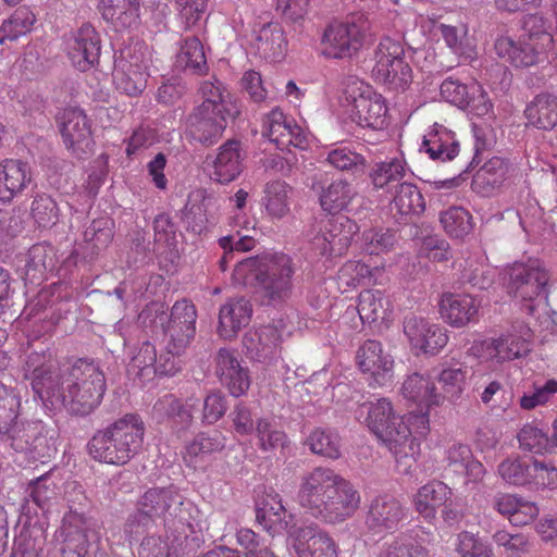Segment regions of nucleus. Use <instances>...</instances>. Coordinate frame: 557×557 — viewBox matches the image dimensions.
Wrapping results in <instances>:
<instances>
[{"label": "nucleus", "mask_w": 557, "mask_h": 557, "mask_svg": "<svg viewBox=\"0 0 557 557\" xmlns=\"http://www.w3.org/2000/svg\"><path fill=\"white\" fill-rule=\"evenodd\" d=\"M283 333L275 325L261 326L244 337V346L251 359L272 363L280 357Z\"/></svg>", "instance_id": "obj_27"}, {"label": "nucleus", "mask_w": 557, "mask_h": 557, "mask_svg": "<svg viewBox=\"0 0 557 557\" xmlns=\"http://www.w3.org/2000/svg\"><path fill=\"white\" fill-rule=\"evenodd\" d=\"M42 356L35 354L28 359L33 368L32 387L49 410L66 408L76 414H88L101 401L106 381L92 364L79 363L60 370L52 360L40 363Z\"/></svg>", "instance_id": "obj_1"}, {"label": "nucleus", "mask_w": 557, "mask_h": 557, "mask_svg": "<svg viewBox=\"0 0 557 557\" xmlns=\"http://www.w3.org/2000/svg\"><path fill=\"white\" fill-rule=\"evenodd\" d=\"M498 474L509 485L531 484L532 463L519 458H508L498 466Z\"/></svg>", "instance_id": "obj_55"}, {"label": "nucleus", "mask_w": 557, "mask_h": 557, "mask_svg": "<svg viewBox=\"0 0 557 557\" xmlns=\"http://www.w3.org/2000/svg\"><path fill=\"white\" fill-rule=\"evenodd\" d=\"M509 295L525 305L530 314L535 307L546 305L549 274L543 262L529 260L527 263L516 262L507 269Z\"/></svg>", "instance_id": "obj_9"}, {"label": "nucleus", "mask_w": 557, "mask_h": 557, "mask_svg": "<svg viewBox=\"0 0 557 557\" xmlns=\"http://www.w3.org/2000/svg\"><path fill=\"white\" fill-rule=\"evenodd\" d=\"M294 267L284 253L247 258L237 263L233 277L238 284L257 282L270 304H278L292 295Z\"/></svg>", "instance_id": "obj_4"}, {"label": "nucleus", "mask_w": 557, "mask_h": 557, "mask_svg": "<svg viewBox=\"0 0 557 557\" xmlns=\"http://www.w3.org/2000/svg\"><path fill=\"white\" fill-rule=\"evenodd\" d=\"M149 62L147 46L136 44L123 49L113 73L116 89L128 96L140 95L147 87Z\"/></svg>", "instance_id": "obj_14"}, {"label": "nucleus", "mask_w": 557, "mask_h": 557, "mask_svg": "<svg viewBox=\"0 0 557 557\" xmlns=\"http://www.w3.org/2000/svg\"><path fill=\"white\" fill-rule=\"evenodd\" d=\"M191 509V503L186 502L173 486L150 488L138 500L135 512L127 518L124 532L128 537L139 535L153 518H162L166 523H189Z\"/></svg>", "instance_id": "obj_6"}, {"label": "nucleus", "mask_w": 557, "mask_h": 557, "mask_svg": "<svg viewBox=\"0 0 557 557\" xmlns=\"http://www.w3.org/2000/svg\"><path fill=\"white\" fill-rule=\"evenodd\" d=\"M356 361L370 386L383 387L393 382L394 358L379 341H366L357 350Z\"/></svg>", "instance_id": "obj_15"}, {"label": "nucleus", "mask_w": 557, "mask_h": 557, "mask_svg": "<svg viewBox=\"0 0 557 557\" xmlns=\"http://www.w3.org/2000/svg\"><path fill=\"white\" fill-rule=\"evenodd\" d=\"M421 149H424L432 160L445 162L458 154L459 146L451 131L434 123L424 135Z\"/></svg>", "instance_id": "obj_34"}, {"label": "nucleus", "mask_w": 557, "mask_h": 557, "mask_svg": "<svg viewBox=\"0 0 557 557\" xmlns=\"http://www.w3.org/2000/svg\"><path fill=\"white\" fill-rule=\"evenodd\" d=\"M225 446V437L219 433L199 434L185 446L183 459L188 467L199 468L212 453Z\"/></svg>", "instance_id": "obj_44"}, {"label": "nucleus", "mask_w": 557, "mask_h": 557, "mask_svg": "<svg viewBox=\"0 0 557 557\" xmlns=\"http://www.w3.org/2000/svg\"><path fill=\"white\" fill-rule=\"evenodd\" d=\"M89 532L82 516L77 513L66 516L61 529L63 544L59 557H85L89 546Z\"/></svg>", "instance_id": "obj_30"}, {"label": "nucleus", "mask_w": 557, "mask_h": 557, "mask_svg": "<svg viewBox=\"0 0 557 557\" xmlns=\"http://www.w3.org/2000/svg\"><path fill=\"white\" fill-rule=\"evenodd\" d=\"M358 231V224L347 216L330 219L312 238V248L322 256H341Z\"/></svg>", "instance_id": "obj_17"}, {"label": "nucleus", "mask_w": 557, "mask_h": 557, "mask_svg": "<svg viewBox=\"0 0 557 557\" xmlns=\"http://www.w3.org/2000/svg\"><path fill=\"white\" fill-rule=\"evenodd\" d=\"M451 488L441 481H431L421 486L414 494V509L424 519L431 520L436 516L437 508L445 506L451 498Z\"/></svg>", "instance_id": "obj_36"}, {"label": "nucleus", "mask_w": 557, "mask_h": 557, "mask_svg": "<svg viewBox=\"0 0 557 557\" xmlns=\"http://www.w3.org/2000/svg\"><path fill=\"white\" fill-rule=\"evenodd\" d=\"M345 100L349 104V114L361 127L383 129L387 125L388 108L382 95L358 79H351L344 89Z\"/></svg>", "instance_id": "obj_11"}, {"label": "nucleus", "mask_w": 557, "mask_h": 557, "mask_svg": "<svg viewBox=\"0 0 557 557\" xmlns=\"http://www.w3.org/2000/svg\"><path fill=\"white\" fill-rule=\"evenodd\" d=\"M228 120L231 119L196 109L188 120V133L195 140L211 145L222 136Z\"/></svg>", "instance_id": "obj_37"}, {"label": "nucleus", "mask_w": 557, "mask_h": 557, "mask_svg": "<svg viewBox=\"0 0 557 557\" xmlns=\"http://www.w3.org/2000/svg\"><path fill=\"white\" fill-rule=\"evenodd\" d=\"M198 407V400L189 398L181 401L172 394H166L153 405V413L158 418H169L174 424L187 429L193 423L194 412Z\"/></svg>", "instance_id": "obj_39"}, {"label": "nucleus", "mask_w": 557, "mask_h": 557, "mask_svg": "<svg viewBox=\"0 0 557 557\" xmlns=\"http://www.w3.org/2000/svg\"><path fill=\"white\" fill-rule=\"evenodd\" d=\"M481 302L469 294L444 293L438 300V312L445 323L455 329L479 321Z\"/></svg>", "instance_id": "obj_24"}, {"label": "nucleus", "mask_w": 557, "mask_h": 557, "mask_svg": "<svg viewBox=\"0 0 557 557\" xmlns=\"http://www.w3.org/2000/svg\"><path fill=\"white\" fill-rule=\"evenodd\" d=\"M440 91L445 101L460 109H465L469 104L470 84H461L449 77L441 84Z\"/></svg>", "instance_id": "obj_63"}, {"label": "nucleus", "mask_w": 557, "mask_h": 557, "mask_svg": "<svg viewBox=\"0 0 557 557\" xmlns=\"http://www.w3.org/2000/svg\"><path fill=\"white\" fill-rule=\"evenodd\" d=\"M215 373L234 397L243 396L250 387L249 370L242 366L234 351L225 348L218 351Z\"/></svg>", "instance_id": "obj_26"}, {"label": "nucleus", "mask_w": 557, "mask_h": 557, "mask_svg": "<svg viewBox=\"0 0 557 557\" xmlns=\"http://www.w3.org/2000/svg\"><path fill=\"white\" fill-rule=\"evenodd\" d=\"M440 221L445 232L456 238L469 234L473 227L471 214L462 207H450L443 211Z\"/></svg>", "instance_id": "obj_53"}, {"label": "nucleus", "mask_w": 557, "mask_h": 557, "mask_svg": "<svg viewBox=\"0 0 557 557\" xmlns=\"http://www.w3.org/2000/svg\"><path fill=\"white\" fill-rule=\"evenodd\" d=\"M36 21L33 11L27 7H21L5 20L0 26V45L14 41L28 34Z\"/></svg>", "instance_id": "obj_48"}, {"label": "nucleus", "mask_w": 557, "mask_h": 557, "mask_svg": "<svg viewBox=\"0 0 557 557\" xmlns=\"http://www.w3.org/2000/svg\"><path fill=\"white\" fill-rule=\"evenodd\" d=\"M45 426L41 422H22L15 421L11 425V430L2 435L7 436L11 446L16 451L40 453L41 447L46 444L44 435Z\"/></svg>", "instance_id": "obj_35"}, {"label": "nucleus", "mask_w": 557, "mask_h": 557, "mask_svg": "<svg viewBox=\"0 0 557 557\" xmlns=\"http://www.w3.org/2000/svg\"><path fill=\"white\" fill-rule=\"evenodd\" d=\"M326 161L339 171L364 172L366 158L347 146L335 147L329 151Z\"/></svg>", "instance_id": "obj_54"}, {"label": "nucleus", "mask_w": 557, "mask_h": 557, "mask_svg": "<svg viewBox=\"0 0 557 557\" xmlns=\"http://www.w3.org/2000/svg\"><path fill=\"white\" fill-rule=\"evenodd\" d=\"M456 549L460 557H492L490 546L469 532L458 535Z\"/></svg>", "instance_id": "obj_64"}, {"label": "nucleus", "mask_w": 557, "mask_h": 557, "mask_svg": "<svg viewBox=\"0 0 557 557\" xmlns=\"http://www.w3.org/2000/svg\"><path fill=\"white\" fill-rule=\"evenodd\" d=\"M290 187L282 181H273L267 184L263 205L267 213L272 219H283L289 213Z\"/></svg>", "instance_id": "obj_47"}, {"label": "nucleus", "mask_w": 557, "mask_h": 557, "mask_svg": "<svg viewBox=\"0 0 557 557\" xmlns=\"http://www.w3.org/2000/svg\"><path fill=\"white\" fill-rule=\"evenodd\" d=\"M435 379L441 385L444 399L456 403L467 389L468 369L459 363L445 362L438 367Z\"/></svg>", "instance_id": "obj_43"}, {"label": "nucleus", "mask_w": 557, "mask_h": 557, "mask_svg": "<svg viewBox=\"0 0 557 557\" xmlns=\"http://www.w3.org/2000/svg\"><path fill=\"white\" fill-rule=\"evenodd\" d=\"M247 49L268 62L282 61L288 51V40L276 22L258 23L244 35Z\"/></svg>", "instance_id": "obj_16"}, {"label": "nucleus", "mask_w": 557, "mask_h": 557, "mask_svg": "<svg viewBox=\"0 0 557 557\" xmlns=\"http://www.w3.org/2000/svg\"><path fill=\"white\" fill-rule=\"evenodd\" d=\"M404 333L416 354L436 355L448 343L446 329L424 318H407Z\"/></svg>", "instance_id": "obj_19"}, {"label": "nucleus", "mask_w": 557, "mask_h": 557, "mask_svg": "<svg viewBox=\"0 0 557 557\" xmlns=\"http://www.w3.org/2000/svg\"><path fill=\"white\" fill-rule=\"evenodd\" d=\"M145 425L137 414H125L88 443L90 456L109 465L127 463L141 448Z\"/></svg>", "instance_id": "obj_5"}, {"label": "nucleus", "mask_w": 557, "mask_h": 557, "mask_svg": "<svg viewBox=\"0 0 557 557\" xmlns=\"http://www.w3.org/2000/svg\"><path fill=\"white\" fill-rule=\"evenodd\" d=\"M358 313L363 322L388 321L392 309L389 300L380 292L366 289L359 295Z\"/></svg>", "instance_id": "obj_45"}, {"label": "nucleus", "mask_w": 557, "mask_h": 557, "mask_svg": "<svg viewBox=\"0 0 557 557\" xmlns=\"http://www.w3.org/2000/svg\"><path fill=\"white\" fill-rule=\"evenodd\" d=\"M357 196V191L345 180H336L322 189L320 205L330 213H337L348 209L349 203Z\"/></svg>", "instance_id": "obj_46"}, {"label": "nucleus", "mask_w": 557, "mask_h": 557, "mask_svg": "<svg viewBox=\"0 0 557 557\" xmlns=\"http://www.w3.org/2000/svg\"><path fill=\"white\" fill-rule=\"evenodd\" d=\"M139 0H100L102 17L116 30L134 27L139 21Z\"/></svg>", "instance_id": "obj_38"}, {"label": "nucleus", "mask_w": 557, "mask_h": 557, "mask_svg": "<svg viewBox=\"0 0 557 557\" xmlns=\"http://www.w3.org/2000/svg\"><path fill=\"white\" fill-rule=\"evenodd\" d=\"M200 92L202 102L197 109L201 112H211L230 119L238 115L239 108L235 98L220 81L203 82Z\"/></svg>", "instance_id": "obj_29"}, {"label": "nucleus", "mask_w": 557, "mask_h": 557, "mask_svg": "<svg viewBox=\"0 0 557 557\" xmlns=\"http://www.w3.org/2000/svg\"><path fill=\"white\" fill-rule=\"evenodd\" d=\"M384 270V267L371 269L360 261H347L338 271V286L343 288V292H347L359 285L381 284Z\"/></svg>", "instance_id": "obj_41"}, {"label": "nucleus", "mask_w": 557, "mask_h": 557, "mask_svg": "<svg viewBox=\"0 0 557 557\" xmlns=\"http://www.w3.org/2000/svg\"><path fill=\"white\" fill-rule=\"evenodd\" d=\"M176 65L194 73L205 72L207 59L203 46L197 37H189L184 40L176 55Z\"/></svg>", "instance_id": "obj_50"}, {"label": "nucleus", "mask_w": 557, "mask_h": 557, "mask_svg": "<svg viewBox=\"0 0 557 557\" xmlns=\"http://www.w3.org/2000/svg\"><path fill=\"white\" fill-rule=\"evenodd\" d=\"M438 30L446 46L457 55L471 59L473 49L467 42L468 28L466 25L453 26L440 24Z\"/></svg>", "instance_id": "obj_57"}, {"label": "nucleus", "mask_w": 557, "mask_h": 557, "mask_svg": "<svg viewBox=\"0 0 557 557\" xmlns=\"http://www.w3.org/2000/svg\"><path fill=\"white\" fill-rule=\"evenodd\" d=\"M395 243V233L389 230L371 228L362 233L363 249L369 255L385 253L394 247Z\"/></svg>", "instance_id": "obj_62"}, {"label": "nucleus", "mask_w": 557, "mask_h": 557, "mask_svg": "<svg viewBox=\"0 0 557 557\" xmlns=\"http://www.w3.org/2000/svg\"><path fill=\"white\" fill-rule=\"evenodd\" d=\"M157 350L146 342L138 348L131 360L129 371L143 380H151L156 375Z\"/></svg>", "instance_id": "obj_58"}, {"label": "nucleus", "mask_w": 557, "mask_h": 557, "mask_svg": "<svg viewBox=\"0 0 557 557\" xmlns=\"http://www.w3.org/2000/svg\"><path fill=\"white\" fill-rule=\"evenodd\" d=\"M55 497L54 484L46 478H39L32 484L29 497L21 507V516L25 517L26 523H36V519L50 511Z\"/></svg>", "instance_id": "obj_33"}, {"label": "nucleus", "mask_w": 557, "mask_h": 557, "mask_svg": "<svg viewBox=\"0 0 557 557\" xmlns=\"http://www.w3.org/2000/svg\"><path fill=\"white\" fill-rule=\"evenodd\" d=\"M59 121L60 132L69 150L78 157L91 150L94 146L91 125L83 110L65 109Z\"/></svg>", "instance_id": "obj_21"}, {"label": "nucleus", "mask_w": 557, "mask_h": 557, "mask_svg": "<svg viewBox=\"0 0 557 557\" xmlns=\"http://www.w3.org/2000/svg\"><path fill=\"white\" fill-rule=\"evenodd\" d=\"M520 41L503 35L495 41V51L515 66H531L553 49L552 25L541 15L530 14L523 18Z\"/></svg>", "instance_id": "obj_7"}, {"label": "nucleus", "mask_w": 557, "mask_h": 557, "mask_svg": "<svg viewBox=\"0 0 557 557\" xmlns=\"http://www.w3.org/2000/svg\"><path fill=\"white\" fill-rule=\"evenodd\" d=\"M533 346V332L523 322L513 323L496 337L478 338L468 354L476 359L500 366L527 357Z\"/></svg>", "instance_id": "obj_8"}, {"label": "nucleus", "mask_w": 557, "mask_h": 557, "mask_svg": "<svg viewBox=\"0 0 557 557\" xmlns=\"http://www.w3.org/2000/svg\"><path fill=\"white\" fill-rule=\"evenodd\" d=\"M401 395L418 409V412L407 413V420L413 425V434L423 440L430 432V412L444 403V396L431 375L420 373H413L404 381Z\"/></svg>", "instance_id": "obj_10"}, {"label": "nucleus", "mask_w": 557, "mask_h": 557, "mask_svg": "<svg viewBox=\"0 0 557 557\" xmlns=\"http://www.w3.org/2000/svg\"><path fill=\"white\" fill-rule=\"evenodd\" d=\"M252 308L245 298H233L226 301L219 312L218 333L225 339L234 338L238 332L248 325Z\"/></svg>", "instance_id": "obj_31"}, {"label": "nucleus", "mask_w": 557, "mask_h": 557, "mask_svg": "<svg viewBox=\"0 0 557 557\" xmlns=\"http://www.w3.org/2000/svg\"><path fill=\"white\" fill-rule=\"evenodd\" d=\"M244 158L239 141H226L212 160V178L222 184L234 181L243 170Z\"/></svg>", "instance_id": "obj_32"}, {"label": "nucleus", "mask_w": 557, "mask_h": 557, "mask_svg": "<svg viewBox=\"0 0 557 557\" xmlns=\"http://www.w3.org/2000/svg\"><path fill=\"white\" fill-rule=\"evenodd\" d=\"M197 312L188 300L176 301L171 310V317L164 329L169 336L166 348L173 354H182L190 344L196 332Z\"/></svg>", "instance_id": "obj_20"}, {"label": "nucleus", "mask_w": 557, "mask_h": 557, "mask_svg": "<svg viewBox=\"0 0 557 557\" xmlns=\"http://www.w3.org/2000/svg\"><path fill=\"white\" fill-rule=\"evenodd\" d=\"M297 500L311 517L335 524L356 512L360 494L352 483L333 469L318 467L302 475Z\"/></svg>", "instance_id": "obj_2"}, {"label": "nucleus", "mask_w": 557, "mask_h": 557, "mask_svg": "<svg viewBox=\"0 0 557 557\" xmlns=\"http://www.w3.org/2000/svg\"><path fill=\"white\" fill-rule=\"evenodd\" d=\"M255 510L256 522L272 536L287 531L294 521L283 505L282 496L274 490L265 491L256 500Z\"/></svg>", "instance_id": "obj_23"}, {"label": "nucleus", "mask_w": 557, "mask_h": 557, "mask_svg": "<svg viewBox=\"0 0 557 557\" xmlns=\"http://www.w3.org/2000/svg\"><path fill=\"white\" fill-rule=\"evenodd\" d=\"M311 451L326 458L337 459L341 456V444L337 434L317 429L307 438Z\"/></svg>", "instance_id": "obj_56"}, {"label": "nucleus", "mask_w": 557, "mask_h": 557, "mask_svg": "<svg viewBox=\"0 0 557 557\" xmlns=\"http://www.w3.org/2000/svg\"><path fill=\"white\" fill-rule=\"evenodd\" d=\"M376 557H430V554L416 537L401 535L385 543Z\"/></svg>", "instance_id": "obj_52"}, {"label": "nucleus", "mask_w": 557, "mask_h": 557, "mask_svg": "<svg viewBox=\"0 0 557 557\" xmlns=\"http://www.w3.org/2000/svg\"><path fill=\"white\" fill-rule=\"evenodd\" d=\"M355 418L387 447L397 462L398 471L407 473L419 454L421 437L413 434L407 414L398 417L387 398L363 403L355 410Z\"/></svg>", "instance_id": "obj_3"}, {"label": "nucleus", "mask_w": 557, "mask_h": 557, "mask_svg": "<svg viewBox=\"0 0 557 557\" xmlns=\"http://www.w3.org/2000/svg\"><path fill=\"white\" fill-rule=\"evenodd\" d=\"M101 45L97 30L83 25L66 41V51L72 64L79 71H87L98 62Z\"/></svg>", "instance_id": "obj_25"}, {"label": "nucleus", "mask_w": 557, "mask_h": 557, "mask_svg": "<svg viewBox=\"0 0 557 557\" xmlns=\"http://www.w3.org/2000/svg\"><path fill=\"white\" fill-rule=\"evenodd\" d=\"M30 214L39 227H51L59 220V208L50 196L37 195L32 202Z\"/></svg>", "instance_id": "obj_59"}, {"label": "nucleus", "mask_w": 557, "mask_h": 557, "mask_svg": "<svg viewBox=\"0 0 557 557\" xmlns=\"http://www.w3.org/2000/svg\"><path fill=\"white\" fill-rule=\"evenodd\" d=\"M20 398L0 383V434L8 433L17 420Z\"/></svg>", "instance_id": "obj_61"}, {"label": "nucleus", "mask_w": 557, "mask_h": 557, "mask_svg": "<svg viewBox=\"0 0 557 557\" xmlns=\"http://www.w3.org/2000/svg\"><path fill=\"white\" fill-rule=\"evenodd\" d=\"M287 546L298 557H337V546L333 539L311 527L289 530Z\"/></svg>", "instance_id": "obj_22"}, {"label": "nucleus", "mask_w": 557, "mask_h": 557, "mask_svg": "<svg viewBox=\"0 0 557 557\" xmlns=\"http://www.w3.org/2000/svg\"><path fill=\"white\" fill-rule=\"evenodd\" d=\"M374 61L373 78L389 89L405 90L412 82V70L400 40L383 38L375 50Z\"/></svg>", "instance_id": "obj_12"}, {"label": "nucleus", "mask_w": 557, "mask_h": 557, "mask_svg": "<svg viewBox=\"0 0 557 557\" xmlns=\"http://www.w3.org/2000/svg\"><path fill=\"white\" fill-rule=\"evenodd\" d=\"M262 134L282 150L290 146L306 149L311 138L307 129L288 119L278 108L264 116Z\"/></svg>", "instance_id": "obj_18"}, {"label": "nucleus", "mask_w": 557, "mask_h": 557, "mask_svg": "<svg viewBox=\"0 0 557 557\" xmlns=\"http://www.w3.org/2000/svg\"><path fill=\"white\" fill-rule=\"evenodd\" d=\"M366 39L362 16H350L329 24L321 38V52L327 59L345 60L356 55Z\"/></svg>", "instance_id": "obj_13"}, {"label": "nucleus", "mask_w": 557, "mask_h": 557, "mask_svg": "<svg viewBox=\"0 0 557 557\" xmlns=\"http://www.w3.org/2000/svg\"><path fill=\"white\" fill-rule=\"evenodd\" d=\"M407 170L405 159L403 156H398L376 163L370 173V177L376 188H383L391 183L403 180Z\"/></svg>", "instance_id": "obj_51"}, {"label": "nucleus", "mask_w": 557, "mask_h": 557, "mask_svg": "<svg viewBox=\"0 0 557 557\" xmlns=\"http://www.w3.org/2000/svg\"><path fill=\"white\" fill-rule=\"evenodd\" d=\"M518 441L522 449L533 454L547 453L553 445L548 435L533 424H527L520 430Z\"/></svg>", "instance_id": "obj_60"}, {"label": "nucleus", "mask_w": 557, "mask_h": 557, "mask_svg": "<svg viewBox=\"0 0 557 557\" xmlns=\"http://www.w3.org/2000/svg\"><path fill=\"white\" fill-rule=\"evenodd\" d=\"M404 517V508L392 496H379L370 506L367 523L371 529L389 530L400 522Z\"/></svg>", "instance_id": "obj_40"}, {"label": "nucleus", "mask_w": 557, "mask_h": 557, "mask_svg": "<svg viewBox=\"0 0 557 557\" xmlns=\"http://www.w3.org/2000/svg\"><path fill=\"white\" fill-rule=\"evenodd\" d=\"M33 183L30 165L18 159H5L0 163V200L11 201Z\"/></svg>", "instance_id": "obj_28"}, {"label": "nucleus", "mask_w": 557, "mask_h": 557, "mask_svg": "<svg viewBox=\"0 0 557 557\" xmlns=\"http://www.w3.org/2000/svg\"><path fill=\"white\" fill-rule=\"evenodd\" d=\"M528 124L543 131H550L557 125V96L537 95L525 108Z\"/></svg>", "instance_id": "obj_42"}, {"label": "nucleus", "mask_w": 557, "mask_h": 557, "mask_svg": "<svg viewBox=\"0 0 557 557\" xmlns=\"http://www.w3.org/2000/svg\"><path fill=\"white\" fill-rule=\"evenodd\" d=\"M423 197L416 185L401 183L396 190L392 202V211L401 216L420 214L424 211Z\"/></svg>", "instance_id": "obj_49"}]
</instances>
